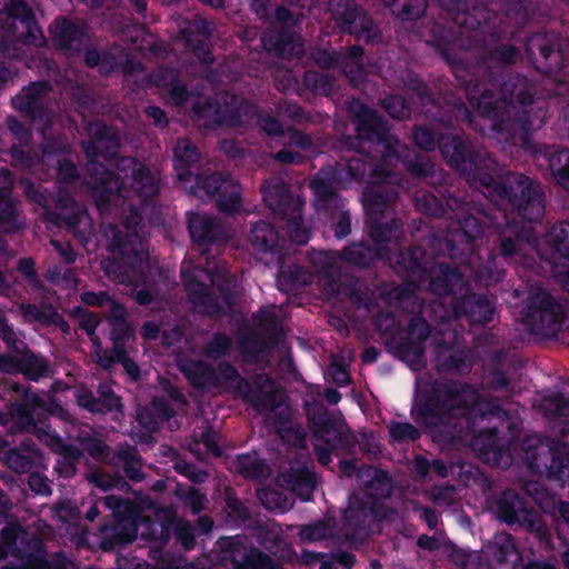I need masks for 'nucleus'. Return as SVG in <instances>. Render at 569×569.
<instances>
[{
    "instance_id": "obj_1",
    "label": "nucleus",
    "mask_w": 569,
    "mask_h": 569,
    "mask_svg": "<svg viewBox=\"0 0 569 569\" xmlns=\"http://www.w3.org/2000/svg\"><path fill=\"white\" fill-rule=\"evenodd\" d=\"M203 188L209 194L218 196L217 201L221 210L231 212L239 208L240 188L236 182L211 177L204 180Z\"/></svg>"
},
{
    "instance_id": "obj_2",
    "label": "nucleus",
    "mask_w": 569,
    "mask_h": 569,
    "mask_svg": "<svg viewBox=\"0 0 569 569\" xmlns=\"http://www.w3.org/2000/svg\"><path fill=\"white\" fill-rule=\"evenodd\" d=\"M549 167L558 182L569 187V151H560L549 159Z\"/></svg>"
},
{
    "instance_id": "obj_3",
    "label": "nucleus",
    "mask_w": 569,
    "mask_h": 569,
    "mask_svg": "<svg viewBox=\"0 0 569 569\" xmlns=\"http://www.w3.org/2000/svg\"><path fill=\"white\" fill-rule=\"evenodd\" d=\"M274 230L264 222L256 224L252 229V243L259 249H267L276 240Z\"/></svg>"
},
{
    "instance_id": "obj_4",
    "label": "nucleus",
    "mask_w": 569,
    "mask_h": 569,
    "mask_svg": "<svg viewBox=\"0 0 569 569\" xmlns=\"http://www.w3.org/2000/svg\"><path fill=\"white\" fill-rule=\"evenodd\" d=\"M259 499L267 509L272 511L283 512L290 507L282 495L274 490L263 489L259 491Z\"/></svg>"
},
{
    "instance_id": "obj_5",
    "label": "nucleus",
    "mask_w": 569,
    "mask_h": 569,
    "mask_svg": "<svg viewBox=\"0 0 569 569\" xmlns=\"http://www.w3.org/2000/svg\"><path fill=\"white\" fill-rule=\"evenodd\" d=\"M174 157L177 161L181 166H183L194 162L198 158V154L192 143L187 140H183L177 143V147L174 149Z\"/></svg>"
},
{
    "instance_id": "obj_6",
    "label": "nucleus",
    "mask_w": 569,
    "mask_h": 569,
    "mask_svg": "<svg viewBox=\"0 0 569 569\" xmlns=\"http://www.w3.org/2000/svg\"><path fill=\"white\" fill-rule=\"evenodd\" d=\"M189 226L192 238L201 240L209 237L211 221L207 217L193 216L189 221Z\"/></svg>"
},
{
    "instance_id": "obj_7",
    "label": "nucleus",
    "mask_w": 569,
    "mask_h": 569,
    "mask_svg": "<svg viewBox=\"0 0 569 569\" xmlns=\"http://www.w3.org/2000/svg\"><path fill=\"white\" fill-rule=\"evenodd\" d=\"M134 183L137 191L144 196H149L156 191L153 178L144 170L138 172Z\"/></svg>"
},
{
    "instance_id": "obj_8",
    "label": "nucleus",
    "mask_w": 569,
    "mask_h": 569,
    "mask_svg": "<svg viewBox=\"0 0 569 569\" xmlns=\"http://www.w3.org/2000/svg\"><path fill=\"white\" fill-rule=\"evenodd\" d=\"M390 432L396 439H416L418 437V431L415 427L409 423H396L391 426Z\"/></svg>"
},
{
    "instance_id": "obj_9",
    "label": "nucleus",
    "mask_w": 569,
    "mask_h": 569,
    "mask_svg": "<svg viewBox=\"0 0 569 569\" xmlns=\"http://www.w3.org/2000/svg\"><path fill=\"white\" fill-rule=\"evenodd\" d=\"M385 107L390 113V116L395 118H402L407 114V110L402 99L400 98H390L385 101Z\"/></svg>"
},
{
    "instance_id": "obj_10",
    "label": "nucleus",
    "mask_w": 569,
    "mask_h": 569,
    "mask_svg": "<svg viewBox=\"0 0 569 569\" xmlns=\"http://www.w3.org/2000/svg\"><path fill=\"white\" fill-rule=\"evenodd\" d=\"M29 486L32 490L38 493L46 495L49 493V487L47 482L38 475H32L29 478Z\"/></svg>"
},
{
    "instance_id": "obj_11",
    "label": "nucleus",
    "mask_w": 569,
    "mask_h": 569,
    "mask_svg": "<svg viewBox=\"0 0 569 569\" xmlns=\"http://www.w3.org/2000/svg\"><path fill=\"white\" fill-rule=\"evenodd\" d=\"M413 137L416 142L423 149H429L433 143L431 134L423 129L416 130Z\"/></svg>"
},
{
    "instance_id": "obj_12",
    "label": "nucleus",
    "mask_w": 569,
    "mask_h": 569,
    "mask_svg": "<svg viewBox=\"0 0 569 569\" xmlns=\"http://www.w3.org/2000/svg\"><path fill=\"white\" fill-rule=\"evenodd\" d=\"M407 1L408 0H402V6L405 7L403 14L406 17H416L423 11L426 4L425 0H412L415 2L412 10L407 8Z\"/></svg>"
},
{
    "instance_id": "obj_13",
    "label": "nucleus",
    "mask_w": 569,
    "mask_h": 569,
    "mask_svg": "<svg viewBox=\"0 0 569 569\" xmlns=\"http://www.w3.org/2000/svg\"><path fill=\"white\" fill-rule=\"evenodd\" d=\"M329 375L332 377V379L336 382H338L340 385L346 383L348 381L347 372L342 368H340L336 365L330 367Z\"/></svg>"
},
{
    "instance_id": "obj_14",
    "label": "nucleus",
    "mask_w": 569,
    "mask_h": 569,
    "mask_svg": "<svg viewBox=\"0 0 569 569\" xmlns=\"http://www.w3.org/2000/svg\"><path fill=\"white\" fill-rule=\"evenodd\" d=\"M147 113L150 118L154 120L156 123L160 124L164 120L163 111L158 107H149L147 109Z\"/></svg>"
},
{
    "instance_id": "obj_15",
    "label": "nucleus",
    "mask_w": 569,
    "mask_h": 569,
    "mask_svg": "<svg viewBox=\"0 0 569 569\" xmlns=\"http://www.w3.org/2000/svg\"><path fill=\"white\" fill-rule=\"evenodd\" d=\"M158 333V327L153 323H147L142 328V335L144 338H154Z\"/></svg>"
},
{
    "instance_id": "obj_16",
    "label": "nucleus",
    "mask_w": 569,
    "mask_h": 569,
    "mask_svg": "<svg viewBox=\"0 0 569 569\" xmlns=\"http://www.w3.org/2000/svg\"><path fill=\"white\" fill-rule=\"evenodd\" d=\"M123 367L126 371L132 377L137 378L139 373L138 367L131 361H124Z\"/></svg>"
},
{
    "instance_id": "obj_17",
    "label": "nucleus",
    "mask_w": 569,
    "mask_h": 569,
    "mask_svg": "<svg viewBox=\"0 0 569 569\" xmlns=\"http://www.w3.org/2000/svg\"><path fill=\"white\" fill-rule=\"evenodd\" d=\"M78 402L80 406L82 407H86L90 410H93V405H92V401H91V398L87 395H79L78 396Z\"/></svg>"
},
{
    "instance_id": "obj_18",
    "label": "nucleus",
    "mask_w": 569,
    "mask_h": 569,
    "mask_svg": "<svg viewBox=\"0 0 569 569\" xmlns=\"http://www.w3.org/2000/svg\"><path fill=\"white\" fill-rule=\"evenodd\" d=\"M86 61L89 66H96L99 61V54L96 51H90L86 56Z\"/></svg>"
},
{
    "instance_id": "obj_19",
    "label": "nucleus",
    "mask_w": 569,
    "mask_h": 569,
    "mask_svg": "<svg viewBox=\"0 0 569 569\" xmlns=\"http://www.w3.org/2000/svg\"><path fill=\"white\" fill-rule=\"evenodd\" d=\"M83 301L89 305H99L100 300L94 293H86L83 296Z\"/></svg>"
},
{
    "instance_id": "obj_20",
    "label": "nucleus",
    "mask_w": 569,
    "mask_h": 569,
    "mask_svg": "<svg viewBox=\"0 0 569 569\" xmlns=\"http://www.w3.org/2000/svg\"><path fill=\"white\" fill-rule=\"evenodd\" d=\"M559 512L566 520H569V503H561L559 506Z\"/></svg>"
},
{
    "instance_id": "obj_21",
    "label": "nucleus",
    "mask_w": 569,
    "mask_h": 569,
    "mask_svg": "<svg viewBox=\"0 0 569 569\" xmlns=\"http://www.w3.org/2000/svg\"><path fill=\"white\" fill-rule=\"evenodd\" d=\"M291 239L296 242L303 243L306 241V234L300 232H295L290 234Z\"/></svg>"
},
{
    "instance_id": "obj_22",
    "label": "nucleus",
    "mask_w": 569,
    "mask_h": 569,
    "mask_svg": "<svg viewBox=\"0 0 569 569\" xmlns=\"http://www.w3.org/2000/svg\"><path fill=\"white\" fill-rule=\"evenodd\" d=\"M363 358L366 361H375L377 359V352L376 350H367L365 353H363Z\"/></svg>"
},
{
    "instance_id": "obj_23",
    "label": "nucleus",
    "mask_w": 569,
    "mask_h": 569,
    "mask_svg": "<svg viewBox=\"0 0 569 569\" xmlns=\"http://www.w3.org/2000/svg\"><path fill=\"white\" fill-rule=\"evenodd\" d=\"M525 569H555V568L549 565L531 563V565L527 566Z\"/></svg>"
},
{
    "instance_id": "obj_24",
    "label": "nucleus",
    "mask_w": 569,
    "mask_h": 569,
    "mask_svg": "<svg viewBox=\"0 0 569 569\" xmlns=\"http://www.w3.org/2000/svg\"><path fill=\"white\" fill-rule=\"evenodd\" d=\"M463 400H467V399H473L475 398V393L472 390L470 389H463L462 390V396Z\"/></svg>"
},
{
    "instance_id": "obj_25",
    "label": "nucleus",
    "mask_w": 569,
    "mask_h": 569,
    "mask_svg": "<svg viewBox=\"0 0 569 569\" xmlns=\"http://www.w3.org/2000/svg\"><path fill=\"white\" fill-rule=\"evenodd\" d=\"M418 543H419V546H421V547H428V548H430V547H431V546H430L429 538H427V537H421V538H419Z\"/></svg>"
},
{
    "instance_id": "obj_26",
    "label": "nucleus",
    "mask_w": 569,
    "mask_h": 569,
    "mask_svg": "<svg viewBox=\"0 0 569 569\" xmlns=\"http://www.w3.org/2000/svg\"><path fill=\"white\" fill-rule=\"evenodd\" d=\"M327 398H328L329 401H332V402H337L338 401V396L333 391L328 392L327 393Z\"/></svg>"
},
{
    "instance_id": "obj_27",
    "label": "nucleus",
    "mask_w": 569,
    "mask_h": 569,
    "mask_svg": "<svg viewBox=\"0 0 569 569\" xmlns=\"http://www.w3.org/2000/svg\"><path fill=\"white\" fill-rule=\"evenodd\" d=\"M181 273H182V278L183 280L187 282V284L189 286V280H188V271H187V268L183 266L182 269H181Z\"/></svg>"
},
{
    "instance_id": "obj_28",
    "label": "nucleus",
    "mask_w": 569,
    "mask_h": 569,
    "mask_svg": "<svg viewBox=\"0 0 569 569\" xmlns=\"http://www.w3.org/2000/svg\"><path fill=\"white\" fill-rule=\"evenodd\" d=\"M562 560H563L565 566L569 569V551H567L562 555Z\"/></svg>"
},
{
    "instance_id": "obj_29",
    "label": "nucleus",
    "mask_w": 569,
    "mask_h": 569,
    "mask_svg": "<svg viewBox=\"0 0 569 569\" xmlns=\"http://www.w3.org/2000/svg\"><path fill=\"white\" fill-rule=\"evenodd\" d=\"M37 33H40V31L38 30V28L36 26H32V30H31V37L36 40L37 39Z\"/></svg>"
},
{
    "instance_id": "obj_30",
    "label": "nucleus",
    "mask_w": 569,
    "mask_h": 569,
    "mask_svg": "<svg viewBox=\"0 0 569 569\" xmlns=\"http://www.w3.org/2000/svg\"><path fill=\"white\" fill-rule=\"evenodd\" d=\"M98 511L96 508H92L89 513H88V518L89 519H93L96 516H97Z\"/></svg>"
},
{
    "instance_id": "obj_31",
    "label": "nucleus",
    "mask_w": 569,
    "mask_h": 569,
    "mask_svg": "<svg viewBox=\"0 0 569 569\" xmlns=\"http://www.w3.org/2000/svg\"><path fill=\"white\" fill-rule=\"evenodd\" d=\"M264 198H266V200L268 201V203H269L270 206H273V201H272V196H271V193L266 192Z\"/></svg>"
},
{
    "instance_id": "obj_32",
    "label": "nucleus",
    "mask_w": 569,
    "mask_h": 569,
    "mask_svg": "<svg viewBox=\"0 0 569 569\" xmlns=\"http://www.w3.org/2000/svg\"><path fill=\"white\" fill-rule=\"evenodd\" d=\"M206 445L208 446L209 450L212 451L213 453H218V450L217 448L212 447L210 443H209V440L206 439Z\"/></svg>"
},
{
    "instance_id": "obj_33",
    "label": "nucleus",
    "mask_w": 569,
    "mask_h": 569,
    "mask_svg": "<svg viewBox=\"0 0 569 569\" xmlns=\"http://www.w3.org/2000/svg\"><path fill=\"white\" fill-rule=\"evenodd\" d=\"M138 300H139V302H141V303H146V302H147V299L142 296V293H139V295H138Z\"/></svg>"
},
{
    "instance_id": "obj_34",
    "label": "nucleus",
    "mask_w": 569,
    "mask_h": 569,
    "mask_svg": "<svg viewBox=\"0 0 569 569\" xmlns=\"http://www.w3.org/2000/svg\"><path fill=\"white\" fill-rule=\"evenodd\" d=\"M319 458H320V460H321V462H322V463H328V462H329V458H328L327 456H321V455H320V457H319Z\"/></svg>"
},
{
    "instance_id": "obj_35",
    "label": "nucleus",
    "mask_w": 569,
    "mask_h": 569,
    "mask_svg": "<svg viewBox=\"0 0 569 569\" xmlns=\"http://www.w3.org/2000/svg\"><path fill=\"white\" fill-rule=\"evenodd\" d=\"M345 558H346V560H345L346 565H351L352 563V557L347 556Z\"/></svg>"
},
{
    "instance_id": "obj_36",
    "label": "nucleus",
    "mask_w": 569,
    "mask_h": 569,
    "mask_svg": "<svg viewBox=\"0 0 569 569\" xmlns=\"http://www.w3.org/2000/svg\"><path fill=\"white\" fill-rule=\"evenodd\" d=\"M278 130V124L274 122L272 123V129H270V132L274 133Z\"/></svg>"
},
{
    "instance_id": "obj_37",
    "label": "nucleus",
    "mask_w": 569,
    "mask_h": 569,
    "mask_svg": "<svg viewBox=\"0 0 569 569\" xmlns=\"http://www.w3.org/2000/svg\"><path fill=\"white\" fill-rule=\"evenodd\" d=\"M21 23L26 24L27 27H30L31 20H21Z\"/></svg>"
},
{
    "instance_id": "obj_38",
    "label": "nucleus",
    "mask_w": 569,
    "mask_h": 569,
    "mask_svg": "<svg viewBox=\"0 0 569 569\" xmlns=\"http://www.w3.org/2000/svg\"><path fill=\"white\" fill-rule=\"evenodd\" d=\"M210 3L212 4H220L221 3V0H208Z\"/></svg>"
},
{
    "instance_id": "obj_39",
    "label": "nucleus",
    "mask_w": 569,
    "mask_h": 569,
    "mask_svg": "<svg viewBox=\"0 0 569 569\" xmlns=\"http://www.w3.org/2000/svg\"><path fill=\"white\" fill-rule=\"evenodd\" d=\"M98 361L103 366V367H107L109 363L108 362H103L100 358H98Z\"/></svg>"
},
{
    "instance_id": "obj_40",
    "label": "nucleus",
    "mask_w": 569,
    "mask_h": 569,
    "mask_svg": "<svg viewBox=\"0 0 569 569\" xmlns=\"http://www.w3.org/2000/svg\"><path fill=\"white\" fill-rule=\"evenodd\" d=\"M547 300H548V296L547 295H542L541 302H546Z\"/></svg>"
},
{
    "instance_id": "obj_41",
    "label": "nucleus",
    "mask_w": 569,
    "mask_h": 569,
    "mask_svg": "<svg viewBox=\"0 0 569 569\" xmlns=\"http://www.w3.org/2000/svg\"><path fill=\"white\" fill-rule=\"evenodd\" d=\"M30 377H31L32 379H37V378L39 377V375H37V373H36V375H30Z\"/></svg>"
},
{
    "instance_id": "obj_42",
    "label": "nucleus",
    "mask_w": 569,
    "mask_h": 569,
    "mask_svg": "<svg viewBox=\"0 0 569 569\" xmlns=\"http://www.w3.org/2000/svg\"><path fill=\"white\" fill-rule=\"evenodd\" d=\"M383 1H385L386 3H388V4H391V2H390L389 0H383Z\"/></svg>"
},
{
    "instance_id": "obj_43",
    "label": "nucleus",
    "mask_w": 569,
    "mask_h": 569,
    "mask_svg": "<svg viewBox=\"0 0 569 569\" xmlns=\"http://www.w3.org/2000/svg\"><path fill=\"white\" fill-rule=\"evenodd\" d=\"M568 256H569V253H568Z\"/></svg>"
}]
</instances>
